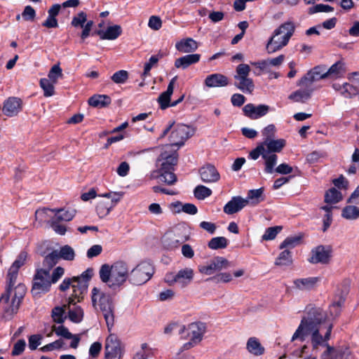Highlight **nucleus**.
Returning <instances> with one entry per match:
<instances>
[{
	"instance_id": "nucleus-31",
	"label": "nucleus",
	"mask_w": 359,
	"mask_h": 359,
	"mask_svg": "<svg viewBox=\"0 0 359 359\" xmlns=\"http://www.w3.org/2000/svg\"><path fill=\"white\" fill-rule=\"evenodd\" d=\"M228 83V78L220 74L209 75L205 80V84L210 88L224 87L227 86Z\"/></svg>"
},
{
	"instance_id": "nucleus-26",
	"label": "nucleus",
	"mask_w": 359,
	"mask_h": 359,
	"mask_svg": "<svg viewBox=\"0 0 359 359\" xmlns=\"http://www.w3.org/2000/svg\"><path fill=\"white\" fill-rule=\"evenodd\" d=\"M176 80L177 76L173 77L170 80L168 86L167 90L159 95L158 98V102L161 109H165L168 107H170V97L173 93L174 86Z\"/></svg>"
},
{
	"instance_id": "nucleus-44",
	"label": "nucleus",
	"mask_w": 359,
	"mask_h": 359,
	"mask_svg": "<svg viewBox=\"0 0 359 359\" xmlns=\"http://www.w3.org/2000/svg\"><path fill=\"white\" fill-rule=\"evenodd\" d=\"M301 238L298 236H290L286 238L280 245V249L290 250L296 247L300 243Z\"/></svg>"
},
{
	"instance_id": "nucleus-41",
	"label": "nucleus",
	"mask_w": 359,
	"mask_h": 359,
	"mask_svg": "<svg viewBox=\"0 0 359 359\" xmlns=\"http://www.w3.org/2000/svg\"><path fill=\"white\" fill-rule=\"evenodd\" d=\"M57 254L60 259L67 261H72L75 257L74 250L68 245L61 247L60 250L57 251Z\"/></svg>"
},
{
	"instance_id": "nucleus-18",
	"label": "nucleus",
	"mask_w": 359,
	"mask_h": 359,
	"mask_svg": "<svg viewBox=\"0 0 359 359\" xmlns=\"http://www.w3.org/2000/svg\"><path fill=\"white\" fill-rule=\"evenodd\" d=\"M22 104V100L16 97H9L4 102L2 111L4 115L12 117L18 114Z\"/></svg>"
},
{
	"instance_id": "nucleus-48",
	"label": "nucleus",
	"mask_w": 359,
	"mask_h": 359,
	"mask_svg": "<svg viewBox=\"0 0 359 359\" xmlns=\"http://www.w3.org/2000/svg\"><path fill=\"white\" fill-rule=\"evenodd\" d=\"M112 208L113 205H109L104 201H100L96 206V211L100 217H103L109 213Z\"/></svg>"
},
{
	"instance_id": "nucleus-46",
	"label": "nucleus",
	"mask_w": 359,
	"mask_h": 359,
	"mask_svg": "<svg viewBox=\"0 0 359 359\" xmlns=\"http://www.w3.org/2000/svg\"><path fill=\"white\" fill-rule=\"evenodd\" d=\"M317 81L311 71H309L298 82L297 85L305 88H313V83Z\"/></svg>"
},
{
	"instance_id": "nucleus-50",
	"label": "nucleus",
	"mask_w": 359,
	"mask_h": 359,
	"mask_svg": "<svg viewBox=\"0 0 359 359\" xmlns=\"http://www.w3.org/2000/svg\"><path fill=\"white\" fill-rule=\"evenodd\" d=\"M60 257L57 254V250H53L45 257L43 265L50 269L57 263Z\"/></svg>"
},
{
	"instance_id": "nucleus-58",
	"label": "nucleus",
	"mask_w": 359,
	"mask_h": 359,
	"mask_svg": "<svg viewBox=\"0 0 359 359\" xmlns=\"http://www.w3.org/2000/svg\"><path fill=\"white\" fill-rule=\"evenodd\" d=\"M216 283H229L232 280V276L229 273H221L210 278Z\"/></svg>"
},
{
	"instance_id": "nucleus-10",
	"label": "nucleus",
	"mask_w": 359,
	"mask_h": 359,
	"mask_svg": "<svg viewBox=\"0 0 359 359\" xmlns=\"http://www.w3.org/2000/svg\"><path fill=\"white\" fill-rule=\"evenodd\" d=\"M154 273L153 266L147 262H142L134 268L129 276V281L136 285L147 283Z\"/></svg>"
},
{
	"instance_id": "nucleus-35",
	"label": "nucleus",
	"mask_w": 359,
	"mask_h": 359,
	"mask_svg": "<svg viewBox=\"0 0 359 359\" xmlns=\"http://www.w3.org/2000/svg\"><path fill=\"white\" fill-rule=\"evenodd\" d=\"M111 102L109 96L107 95H94L88 100V104L97 108H103L108 106Z\"/></svg>"
},
{
	"instance_id": "nucleus-16",
	"label": "nucleus",
	"mask_w": 359,
	"mask_h": 359,
	"mask_svg": "<svg viewBox=\"0 0 359 359\" xmlns=\"http://www.w3.org/2000/svg\"><path fill=\"white\" fill-rule=\"evenodd\" d=\"M201 180L207 184L215 183L219 180L220 175L215 165L208 163L199 170Z\"/></svg>"
},
{
	"instance_id": "nucleus-59",
	"label": "nucleus",
	"mask_w": 359,
	"mask_h": 359,
	"mask_svg": "<svg viewBox=\"0 0 359 359\" xmlns=\"http://www.w3.org/2000/svg\"><path fill=\"white\" fill-rule=\"evenodd\" d=\"M266 152V149L262 143L250 152L249 157L252 160H257L260 156L263 158V154Z\"/></svg>"
},
{
	"instance_id": "nucleus-54",
	"label": "nucleus",
	"mask_w": 359,
	"mask_h": 359,
	"mask_svg": "<svg viewBox=\"0 0 359 359\" xmlns=\"http://www.w3.org/2000/svg\"><path fill=\"white\" fill-rule=\"evenodd\" d=\"M111 79L115 83H124L128 79V73L126 70H119L115 72Z\"/></svg>"
},
{
	"instance_id": "nucleus-28",
	"label": "nucleus",
	"mask_w": 359,
	"mask_h": 359,
	"mask_svg": "<svg viewBox=\"0 0 359 359\" xmlns=\"http://www.w3.org/2000/svg\"><path fill=\"white\" fill-rule=\"evenodd\" d=\"M122 34V28L120 25L109 26L105 31L98 30L97 34L102 40H115Z\"/></svg>"
},
{
	"instance_id": "nucleus-9",
	"label": "nucleus",
	"mask_w": 359,
	"mask_h": 359,
	"mask_svg": "<svg viewBox=\"0 0 359 359\" xmlns=\"http://www.w3.org/2000/svg\"><path fill=\"white\" fill-rule=\"evenodd\" d=\"M250 67L247 64H240L236 69L234 86L245 93H252L255 89L253 81L249 77Z\"/></svg>"
},
{
	"instance_id": "nucleus-47",
	"label": "nucleus",
	"mask_w": 359,
	"mask_h": 359,
	"mask_svg": "<svg viewBox=\"0 0 359 359\" xmlns=\"http://www.w3.org/2000/svg\"><path fill=\"white\" fill-rule=\"evenodd\" d=\"M54 84L55 83L50 81L49 79L44 78L40 80V86L44 91L46 97L52 96L54 94Z\"/></svg>"
},
{
	"instance_id": "nucleus-37",
	"label": "nucleus",
	"mask_w": 359,
	"mask_h": 359,
	"mask_svg": "<svg viewBox=\"0 0 359 359\" xmlns=\"http://www.w3.org/2000/svg\"><path fill=\"white\" fill-rule=\"evenodd\" d=\"M67 304L62 306H57L54 307L51 311V317L53 320L58 324H62L67 318Z\"/></svg>"
},
{
	"instance_id": "nucleus-3",
	"label": "nucleus",
	"mask_w": 359,
	"mask_h": 359,
	"mask_svg": "<svg viewBox=\"0 0 359 359\" xmlns=\"http://www.w3.org/2000/svg\"><path fill=\"white\" fill-rule=\"evenodd\" d=\"M22 266V252L19 253L17 259L12 264L6 275V287L5 291L11 294L14 288L15 292L12 298L11 304L10 306L7 305L4 308V311L6 313H8L10 311L11 313H16L22 299V294L16 291L17 289H19L21 287L22 283H19L17 286H15L19 269Z\"/></svg>"
},
{
	"instance_id": "nucleus-39",
	"label": "nucleus",
	"mask_w": 359,
	"mask_h": 359,
	"mask_svg": "<svg viewBox=\"0 0 359 359\" xmlns=\"http://www.w3.org/2000/svg\"><path fill=\"white\" fill-rule=\"evenodd\" d=\"M342 199V195L335 188L330 189L325 195V202L327 203H337Z\"/></svg>"
},
{
	"instance_id": "nucleus-13",
	"label": "nucleus",
	"mask_w": 359,
	"mask_h": 359,
	"mask_svg": "<svg viewBox=\"0 0 359 359\" xmlns=\"http://www.w3.org/2000/svg\"><path fill=\"white\" fill-rule=\"evenodd\" d=\"M332 250L330 246L318 245L311 252L309 262L311 264H327L330 262Z\"/></svg>"
},
{
	"instance_id": "nucleus-5",
	"label": "nucleus",
	"mask_w": 359,
	"mask_h": 359,
	"mask_svg": "<svg viewBox=\"0 0 359 359\" xmlns=\"http://www.w3.org/2000/svg\"><path fill=\"white\" fill-rule=\"evenodd\" d=\"M295 31V25L287 21L276 28L266 44L268 53H273L286 46Z\"/></svg>"
},
{
	"instance_id": "nucleus-38",
	"label": "nucleus",
	"mask_w": 359,
	"mask_h": 359,
	"mask_svg": "<svg viewBox=\"0 0 359 359\" xmlns=\"http://www.w3.org/2000/svg\"><path fill=\"white\" fill-rule=\"evenodd\" d=\"M292 262L291 252L287 249H284L275 261L277 266H288Z\"/></svg>"
},
{
	"instance_id": "nucleus-14",
	"label": "nucleus",
	"mask_w": 359,
	"mask_h": 359,
	"mask_svg": "<svg viewBox=\"0 0 359 359\" xmlns=\"http://www.w3.org/2000/svg\"><path fill=\"white\" fill-rule=\"evenodd\" d=\"M230 266L229 262L226 258L222 257H216L207 265L200 266L199 271L201 273L210 276L217 271L226 269L230 267Z\"/></svg>"
},
{
	"instance_id": "nucleus-32",
	"label": "nucleus",
	"mask_w": 359,
	"mask_h": 359,
	"mask_svg": "<svg viewBox=\"0 0 359 359\" xmlns=\"http://www.w3.org/2000/svg\"><path fill=\"white\" fill-rule=\"evenodd\" d=\"M262 144L266 152L275 154L280 152L285 145V140L283 139L278 140H264Z\"/></svg>"
},
{
	"instance_id": "nucleus-57",
	"label": "nucleus",
	"mask_w": 359,
	"mask_h": 359,
	"mask_svg": "<svg viewBox=\"0 0 359 359\" xmlns=\"http://www.w3.org/2000/svg\"><path fill=\"white\" fill-rule=\"evenodd\" d=\"M63 341L61 339L56 340L52 343L46 344L40 348L42 352H48L55 349H60L63 345Z\"/></svg>"
},
{
	"instance_id": "nucleus-27",
	"label": "nucleus",
	"mask_w": 359,
	"mask_h": 359,
	"mask_svg": "<svg viewBox=\"0 0 359 359\" xmlns=\"http://www.w3.org/2000/svg\"><path fill=\"white\" fill-rule=\"evenodd\" d=\"M200 59V54H187L176 59L175 61V67L177 69H185L190 65L198 62Z\"/></svg>"
},
{
	"instance_id": "nucleus-42",
	"label": "nucleus",
	"mask_w": 359,
	"mask_h": 359,
	"mask_svg": "<svg viewBox=\"0 0 359 359\" xmlns=\"http://www.w3.org/2000/svg\"><path fill=\"white\" fill-rule=\"evenodd\" d=\"M341 215L347 219H357L359 218V208L355 205L346 206L342 210Z\"/></svg>"
},
{
	"instance_id": "nucleus-62",
	"label": "nucleus",
	"mask_w": 359,
	"mask_h": 359,
	"mask_svg": "<svg viewBox=\"0 0 359 359\" xmlns=\"http://www.w3.org/2000/svg\"><path fill=\"white\" fill-rule=\"evenodd\" d=\"M148 26L154 30H158L162 26V21L158 16L152 15L149 18Z\"/></svg>"
},
{
	"instance_id": "nucleus-55",
	"label": "nucleus",
	"mask_w": 359,
	"mask_h": 359,
	"mask_svg": "<svg viewBox=\"0 0 359 359\" xmlns=\"http://www.w3.org/2000/svg\"><path fill=\"white\" fill-rule=\"evenodd\" d=\"M86 20H87L86 14L84 12L81 11L72 18L71 24L72 26H74L75 27H83V25L86 22Z\"/></svg>"
},
{
	"instance_id": "nucleus-17",
	"label": "nucleus",
	"mask_w": 359,
	"mask_h": 359,
	"mask_svg": "<svg viewBox=\"0 0 359 359\" xmlns=\"http://www.w3.org/2000/svg\"><path fill=\"white\" fill-rule=\"evenodd\" d=\"M348 293V288L346 287L340 294H337L338 299L335 300L329 307V315H327L321 308L323 312L326 315V321L330 322L331 318H334L338 316L341 311V307L345 301V297Z\"/></svg>"
},
{
	"instance_id": "nucleus-7",
	"label": "nucleus",
	"mask_w": 359,
	"mask_h": 359,
	"mask_svg": "<svg viewBox=\"0 0 359 359\" xmlns=\"http://www.w3.org/2000/svg\"><path fill=\"white\" fill-rule=\"evenodd\" d=\"M179 328V333L182 334L183 338L188 339L189 341L183 344L177 354L198 345L202 341L206 332V325L202 322L192 323L188 325L187 327L180 326Z\"/></svg>"
},
{
	"instance_id": "nucleus-45",
	"label": "nucleus",
	"mask_w": 359,
	"mask_h": 359,
	"mask_svg": "<svg viewBox=\"0 0 359 359\" xmlns=\"http://www.w3.org/2000/svg\"><path fill=\"white\" fill-rule=\"evenodd\" d=\"M194 196L198 200H203L212 194V190L203 185L197 186L194 191Z\"/></svg>"
},
{
	"instance_id": "nucleus-25",
	"label": "nucleus",
	"mask_w": 359,
	"mask_h": 359,
	"mask_svg": "<svg viewBox=\"0 0 359 359\" xmlns=\"http://www.w3.org/2000/svg\"><path fill=\"white\" fill-rule=\"evenodd\" d=\"M194 276L191 268L182 269L176 273L177 285L183 288L189 285L193 280Z\"/></svg>"
},
{
	"instance_id": "nucleus-15",
	"label": "nucleus",
	"mask_w": 359,
	"mask_h": 359,
	"mask_svg": "<svg viewBox=\"0 0 359 359\" xmlns=\"http://www.w3.org/2000/svg\"><path fill=\"white\" fill-rule=\"evenodd\" d=\"M77 299L69 297L67 306V318L74 323H79L83 318L84 312L83 309L76 305Z\"/></svg>"
},
{
	"instance_id": "nucleus-22",
	"label": "nucleus",
	"mask_w": 359,
	"mask_h": 359,
	"mask_svg": "<svg viewBox=\"0 0 359 359\" xmlns=\"http://www.w3.org/2000/svg\"><path fill=\"white\" fill-rule=\"evenodd\" d=\"M320 280L318 277L297 278L293 280V284L297 290L308 291L314 289L320 282Z\"/></svg>"
},
{
	"instance_id": "nucleus-24",
	"label": "nucleus",
	"mask_w": 359,
	"mask_h": 359,
	"mask_svg": "<svg viewBox=\"0 0 359 359\" xmlns=\"http://www.w3.org/2000/svg\"><path fill=\"white\" fill-rule=\"evenodd\" d=\"M346 72V64L341 60L333 64L327 71L324 72L327 78L338 79L344 77Z\"/></svg>"
},
{
	"instance_id": "nucleus-8",
	"label": "nucleus",
	"mask_w": 359,
	"mask_h": 359,
	"mask_svg": "<svg viewBox=\"0 0 359 359\" xmlns=\"http://www.w3.org/2000/svg\"><path fill=\"white\" fill-rule=\"evenodd\" d=\"M170 132L169 141L171 145L181 147L184 142L194 133V130L187 125L177 124L174 126V122L170 123L162 133L160 139L165 137Z\"/></svg>"
},
{
	"instance_id": "nucleus-29",
	"label": "nucleus",
	"mask_w": 359,
	"mask_h": 359,
	"mask_svg": "<svg viewBox=\"0 0 359 359\" xmlns=\"http://www.w3.org/2000/svg\"><path fill=\"white\" fill-rule=\"evenodd\" d=\"M198 47L197 41L191 38L182 39L175 44L176 49L183 53H193L197 50Z\"/></svg>"
},
{
	"instance_id": "nucleus-1",
	"label": "nucleus",
	"mask_w": 359,
	"mask_h": 359,
	"mask_svg": "<svg viewBox=\"0 0 359 359\" xmlns=\"http://www.w3.org/2000/svg\"><path fill=\"white\" fill-rule=\"evenodd\" d=\"M306 311V314L302 318L291 341L303 342L309 337L313 355H317L319 348L325 346L320 359H347L350 354L347 347L335 348L328 344L333 325L326 321L327 316L320 307L308 306Z\"/></svg>"
},
{
	"instance_id": "nucleus-40",
	"label": "nucleus",
	"mask_w": 359,
	"mask_h": 359,
	"mask_svg": "<svg viewBox=\"0 0 359 359\" xmlns=\"http://www.w3.org/2000/svg\"><path fill=\"white\" fill-rule=\"evenodd\" d=\"M263 193L264 188L251 189L248 191V196L245 199L248 200V203L251 201L252 204H257L264 200Z\"/></svg>"
},
{
	"instance_id": "nucleus-56",
	"label": "nucleus",
	"mask_w": 359,
	"mask_h": 359,
	"mask_svg": "<svg viewBox=\"0 0 359 359\" xmlns=\"http://www.w3.org/2000/svg\"><path fill=\"white\" fill-rule=\"evenodd\" d=\"M334 11V8L325 4H317L309 8V13H316L319 12L330 13Z\"/></svg>"
},
{
	"instance_id": "nucleus-51",
	"label": "nucleus",
	"mask_w": 359,
	"mask_h": 359,
	"mask_svg": "<svg viewBox=\"0 0 359 359\" xmlns=\"http://www.w3.org/2000/svg\"><path fill=\"white\" fill-rule=\"evenodd\" d=\"M159 176H156L154 174L153 177H158L161 181L163 182L168 185H172L177 181V177L173 172H158Z\"/></svg>"
},
{
	"instance_id": "nucleus-53",
	"label": "nucleus",
	"mask_w": 359,
	"mask_h": 359,
	"mask_svg": "<svg viewBox=\"0 0 359 359\" xmlns=\"http://www.w3.org/2000/svg\"><path fill=\"white\" fill-rule=\"evenodd\" d=\"M52 330L57 336L65 339H70V338L73 337V334L69 331V330L62 325L59 326L53 325L52 327Z\"/></svg>"
},
{
	"instance_id": "nucleus-52",
	"label": "nucleus",
	"mask_w": 359,
	"mask_h": 359,
	"mask_svg": "<svg viewBox=\"0 0 359 359\" xmlns=\"http://www.w3.org/2000/svg\"><path fill=\"white\" fill-rule=\"evenodd\" d=\"M282 227L279 226L269 227L266 229L262 236V239L264 241H271L276 238L277 234L281 231Z\"/></svg>"
},
{
	"instance_id": "nucleus-33",
	"label": "nucleus",
	"mask_w": 359,
	"mask_h": 359,
	"mask_svg": "<svg viewBox=\"0 0 359 359\" xmlns=\"http://www.w3.org/2000/svg\"><path fill=\"white\" fill-rule=\"evenodd\" d=\"M246 349L250 354L255 356L262 355L265 351L264 347L256 337H250L248 339L246 344Z\"/></svg>"
},
{
	"instance_id": "nucleus-49",
	"label": "nucleus",
	"mask_w": 359,
	"mask_h": 359,
	"mask_svg": "<svg viewBox=\"0 0 359 359\" xmlns=\"http://www.w3.org/2000/svg\"><path fill=\"white\" fill-rule=\"evenodd\" d=\"M62 76V70L59 65H53L48 74V79L50 81L56 83L58 79Z\"/></svg>"
},
{
	"instance_id": "nucleus-30",
	"label": "nucleus",
	"mask_w": 359,
	"mask_h": 359,
	"mask_svg": "<svg viewBox=\"0 0 359 359\" xmlns=\"http://www.w3.org/2000/svg\"><path fill=\"white\" fill-rule=\"evenodd\" d=\"M313 91V88L304 87L291 93L288 98L294 102H306L311 97Z\"/></svg>"
},
{
	"instance_id": "nucleus-19",
	"label": "nucleus",
	"mask_w": 359,
	"mask_h": 359,
	"mask_svg": "<svg viewBox=\"0 0 359 359\" xmlns=\"http://www.w3.org/2000/svg\"><path fill=\"white\" fill-rule=\"evenodd\" d=\"M158 161H162L158 172H173L174 166L177 162V155L176 153H173L171 155H167L165 152L162 153L159 156Z\"/></svg>"
},
{
	"instance_id": "nucleus-64",
	"label": "nucleus",
	"mask_w": 359,
	"mask_h": 359,
	"mask_svg": "<svg viewBox=\"0 0 359 359\" xmlns=\"http://www.w3.org/2000/svg\"><path fill=\"white\" fill-rule=\"evenodd\" d=\"M102 251V247L100 245H94L91 246L87 251V257L93 258L98 256Z\"/></svg>"
},
{
	"instance_id": "nucleus-2",
	"label": "nucleus",
	"mask_w": 359,
	"mask_h": 359,
	"mask_svg": "<svg viewBox=\"0 0 359 359\" xmlns=\"http://www.w3.org/2000/svg\"><path fill=\"white\" fill-rule=\"evenodd\" d=\"M99 274L101 280L113 290L121 287L130 276L128 264L123 261L116 262L111 266L103 264Z\"/></svg>"
},
{
	"instance_id": "nucleus-60",
	"label": "nucleus",
	"mask_w": 359,
	"mask_h": 359,
	"mask_svg": "<svg viewBox=\"0 0 359 359\" xmlns=\"http://www.w3.org/2000/svg\"><path fill=\"white\" fill-rule=\"evenodd\" d=\"M159 57L157 55H152L148 62L145 63L144 67L143 76H146L149 74L151 69L157 64Z\"/></svg>"
},
{
	"instance_id": "nucleus-63",
	"label": "nucleus",
	"mask_w": 359,
	"mask_h": 359,
	"mask_svg": "<svg viewBox=\"0 0 359 359\" xmlns=\"http://www.w3.org/2000/svg\"><path fill=\"white\" fill-rule=\"evenodd\" d=\"M42 337L39 334L32 335L29 338V347L31 350H35L41 344Z\"/></svg>"
},
{
	"instance_id": "nucleus-20",
	"label": "nucleus",
	"mask_w": 359,
	"mask_h": 359,
	"mask_svg": "<svg viewBox=\"0 0 359 359\" xmlns=\"http://www.w3.org/2000/svg\"><path fill=\"white\" fill-rule=\"evenodd\" d=\"M248 204V199L241 196H234L224 205V212L227 215H232L241 210Z\"/></svg>"
},
{
	"instance_id": "nucleus-4",
	"label": "nucleus",
	"mask_w": 359,
	"mask_h": 359,
	"mask_svg": "<svg viewBox=\"0 0 359 359\" xmlns=\"http://www.w3.org/2000/svg\"><path fill=\"white\" fill-rule=\"evenodd\" d=\"M91 301L94 309L102 312L110 332L114 324V305L112 297L101 289L93 287L91 291Z\"/></svg>"
},
{
	"instance_id": "nucleus-6",
	"label": "nucleus",
	"mask_w": 359,
	"mask_h": 359,
	"mask_svg": "<svg viewBox=\"0 0 359 359\" xmlns=\"http://www.w3.org/2000/svg\"><path fill=\"white\" fill-rule=\"evenodd\" d=\"M92 276L93 269H88L79 276L64 279L60 285V289L62 291H65L72 286L73 293L70 297L77 299V302H80L87 292L88 283Z\"/></svg>"
},
{
	"instance_id": "nucleus-61",
	"label": "nucleus",
	"mask_w": 359,
	"mask_h": 359,
	"mask_svg": "<svg viewBox=\"0 0 359 359\" xmlns=\"http://www.w3.org/2000/svg\"><path fill=\"white\" fill-rule=\"evenodd\" d=\"M50 226L55 233L60 235H65L67 229L65 225L60 224V222L51 219Z\"/></svg>"
},
{
	"instance_id": "nucleus-12",
	"label": "nucleus",
	"mask_w": 359,
	"mask_h": 359,
	"mask_svg": "<svg viewBox=\"0 0 359 359\" xmlns=\"http://www.w3.org/2000/svg\"><path fill=\"white\" fill-rule=\"evenodd\" d=\"M123 348L116 335L110 334L106 339L104 354L106 359H121Z\"/></svg>"
},
{
	"instance_id": "nucleus-43",
	"label": "nucleus",
	"mask_w": 359,
	"mask_h": 359,
	"mask_svg": "<svg viewBox=\"0 0 359 359\" xmlns=\"http://www.w3.org/2000/svg\"><path fill=\"white\" fill-rule=\"evenodd\" d=\"M228 245V240L223 236L212 238L208 243V247L212 250L224 249Z\"/></svg>"
},
{
	"instance_id": "nucleus-21",
	"label": "nucleus",
	"mask_w": 359,
	"mask_h": 359,
	"mask_svg": "<svg viewBox=\"0 0 359 359\" xmlns=\"http://www.w3.org/2000/svg\"><path fill=\"white\" fill-rule=\"evenodd\" d=\"M269 109V106L265 104H259L256 107L252 104H248L243 110L245 116L251 119H256L266 114Z\"/></svg>"
},
{
	"instance_id": "nucleus-23",
	"label": "nucleus",
	"mask_w": 359,
	"mask_h": 359,
	"mask_svg": "<svg viewBox=\"0 0 359 359\" xmlns=\"http://www.w3.org/2000/svg\"><path fill=\"white\" fill-rule=\"evenodd\" d=\"M332 87L345 98H351L359 93L358 88L350 83H344L343 84L334 83Z\"/></svg>"
},
{
	"instance_id": "nucleus-36",
	"label": "nucleus",
	"mask_w": 359,
	"mask_h": 359,
	"mask_svg": "<svg viewBox=\"0 0 359 359\" xmlns=\"http://www.w3.org/2000/svg\"><path fill=\"white\" fill-rule=\"evenodd\" d=\"M50 210L55 213V215L52 217V219L58 222L71 221L75 215V210H69L65 209H51Z\"/></svg>"
},
{
	"instance_id": "nucleus-34",
	"label": "nucleus",
	"mask_w": 359,
	"mask_h": 359,
	"mask_svg": "<svg viewBox=\"0 0 359 359\" xmlns=\"http://www.w3.org/2000/svg\"><path fill=\"white\" fill-rule=\"evenodd\" d=\"M263 159L264 160V172L267 174L273 173L277 164L278 156L271 152H266L263 154Z\"/></svg>"
},
{
	"instance_id": "nucleus-11",
	"label": "nucleus",
	"mask_w": 359,
	"mask_h": 359,
	"mask_svg": "<svg viewBox=\"0 0 359 359\" xmlns=\"http://www.w3.org/2000/svg\"><path fill=\"white\" fill-rule=\"evenodd\" d=\"M52 285L49 269H39L33 278L32 293L38 296L50 290Z\"/></svg>"
}]
</instances>
